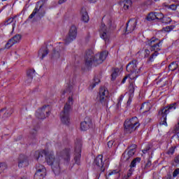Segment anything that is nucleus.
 <instances>
[{
  "label": "nucleus",
  "mask_w": 179,
  "mask_h": 179,
  "mask_svg": "<svg viewBox=\"0 0 179 179\" xmlns=\"http://www.w3.org/2000/svg\"><path fill=\"white\" fill-rule=\"evenodd\" d=\"M169 113H170V110H169V109L166 106V107H164V108H161L159 110L158 115L161 117H166L167 118V114H169Z\"/></svg>",
  "instance_id": "obj_23"
},
{
  "label": "nucleus",
  "mask_w": 179,
  "mask_h": 179,
  "mask_svg": "<svg viewBox=\"0 0 179 179\" xmlns=\"http://www.w3.org/2000/svg\"><path fill=\"white\" fill-rule=\"evenodd\" d=\"M127 72H134V71H139L138 69V61L137 60H132L130 62L126 67Z\"/></svg>",
  "instance_id": "obj_17"
},
{
  "label": "nucleus",
  "mask_w": 179,
  "mask_h": 179,
  "mask_svg": "<svg viewBox=\"0 0 179 179\" xmlns=\"http://www.w3.org/2000/svg\"><path fill=\"white\" fill-rule=\"evenodd\" d=\"M163 17H164L163 13H150L147 16V20L149 22H152V20H156V19H157V20L159 19L160 20V19H163Z\"/></svg>",
  "instance_id": "obj_19"
},
{
  "label": "nucleus",
  "mask_w": 179,
  "mask_h": 179,
  "mask_svg": "<svg viewBox=\"0 0 179 179\" xmlns=\"http://www.w3.org/2000/svg\"><path fill=\"white\" fill-rule=\"evenodd\" d=\"M14 20H15V17L8 18L4 21V26H8V24H10V23H13Z\"/></svg>",
  "instance_id": "obj_36"
},
{
  "label": "nucleus",
  "mask_w": 179,
  "mask_h": 179,
  "mask_svg": "<svg viewBox=\"0 0 179 179\" xmlns=\"http://www.w3.org/2000/svg\"><path fill=\"white\" fill-rule=\"evenodd\" d=\"M128 78H129V76L128 75L124 76V78L122 80V83H125V82H127V79H128Z\"/></svg>",
  "instance_id": "obj_51"
},
{
  "label": "nucleus",
  "mask_w": 179,
  "mask_h": 179,
  "mask_svg": "<svg viewBox=\"0 0 179 179\" xmlns=\"http://www.w3.org/2000/svg\"><path fill=\"white\" fill-rule=\"evenodd\" d=\"M174 162H175V163H177V164H178V163H179V155L175 157Z\"/></svg>",
  "instance_id": "obj_53"
},
{
  "label": "nucleus",
  "mask_w": 179,
  "mask_h": 179,
  "mask_svg": "<svg viewBox=\"0 0 179 179\" xmlns=\"http://www.w3.org/2000/svg\"><path fill=\"white\" fill-rule=\"evenodd\" d=\"M131 99H129V100L127 101V104H131Z\"/></svg>",
  "instance_id": "obj_61"
},
{
  "label": "nucleus",
  "mask_w": 179,
  "mask_h": 179,
  "mask_svg": "<svg viewBox=\"0 0 179 179\" xmlns=\"http://www.w3.org/2000/svg\"><path fill=\"white\" fill-rule=\"evenodd\" d=\"M30 138L31 139H36V136H37V130L36 129H32L31 131H30Z\"/></svg>",
  "instance_id": "obj_33"
},
{
  "label": "nucleus",
  "mask_w": 179,
  "mask_h": 179,
  "mask_svg": "<svg viewBox=\"0 0 179 179\" xmlns=\"http://www.w3.org/2000/svg\"><path fill=\"white\" fill-rule=\"evenodd\" d=\"M73 90V85H69L62 92L63 96L66 93H71L72 91Z\"/></svg>",
  "instance_id": "obj_32"
},
{
  "label": "nucleus",
  "mask_w": 179,
  "mask_h": 179,
  "mask_svg": "<svg viewBox=\"0 0 179 179\" xmlns=\"http://www.w3.org/2000/svg\"><path fill=\"white\" fill-rule=\"evenodd\" d=\"M140 126L139 120L136 117L126 120L124 124V131L127 134H132V132L136 131Z\"/></svg>",
  "instance_id": "obj_6"
},
{
  "label": "nucleus",
  "mask_w": 179,
  "mask_h": 179,
  "mask_svg": "<svg viewBox=\"0 0 179 179\" xmlns=\"http://www.w3.org/2000/svg\"><path fill=\"white\" fill-rule=\"evenodd\" d=\"M114 145V140L112 141H109L108 142V147L110 148H113V145Z\"/></svg>",
  "instance_id": "obj_49"
},
{
  "label": "nucleus",
  "mask_w": 179,
  "mask_h": 179,
  "mask_svg": "<svg viewBox=\"0 0 179 179\" xmlns=\"http://www.w3.org/2000/svg\"><path fill=\"white\" fill-rule=\"evenodd\" d=\"M25 83L26 85H30V83H29V78H27V79L25 80Z\"/></svg>",
  "instance_id": "obj_56"
},
{
  "label": "nucleus",
  "mask_w": 179,
  "mask_h": 179,
  "mask_svg": "<svg viewBox=\"0 0 179 179\" xmlns=\"http://www.w3.org/2000/svg\"><path fill=\"white\" fill-rule=\"evenodd\" d=\"M136 148L137 145L136 144H132L131 145H130L128 148V151H125L122 155V160H123V162H129V159H131V157H132L134 156V155H135L136 152Z\"/></svg>",
  "instance_id": "obj_9"
},
{
  "label": "nucleus",
  "mask_w": 179,
  "mask_h": 179,
  "mask_svg": "<svg viewBox=\"0 0 179 179\" xmlns=\"http://www.w3.org/2000/svg\"><path fill=\"white\" fill-rule=\"evenodd\" d=\"M6 169H8V166L6 165V164L0 163V174L1 173H3V171H5V170H6Z\"/></svg>",
  "instance_id": "obj_34"
},
{
  "label": "nucleus",
  "mask_w": 179,
  "mask_h": 179,
  "mask_svg": "<svg viewBox=\"0 0 179 179\" xmlns=\"http://www.w3.org/2000/svg\"><path fill=\"white\" fill-rule=\"evenodd\" d=\"M50 115V107L44 106L43 108H39L36 113V117L39 120H44Z\"/></svg>",
  "instance_id": "obj_12"
},
{
  "label": "nucleus",
  "mask_w": 179,
  "mask_h": 179,
  "mask_svg": "<svg viewBox=\"0 0 179 179\" xmlns=\"http://www.w3.org/2000/svg\"><path fill=\"white\" fill-rule=\"evenodd\" d=\"M45 156L46 163L48 166H51L54 173L55 174L59 173L61 170V167L59 166V162H61V159H64L66 162H69L71 160V150L65 149L62 152H57V157L54 155V152L47 151V150H41L35 152V158L36 160L40 159L41 158ZM61 157V159H59Z\"/></svg>",
  "instance_id": "obj_1"
},
{
  "label": "nucleus",
  "mask_w": 179,
  "mask_h": 179,
  "mask_svg": "<svg viewBox=\"0 0 179 179\" xmlns=\"http://www.w3.org/2000/svg\"><path fill=\"white\" fill-rule=\"evenodd\" d=\"M99 100L102 106L108 104V90L106 87H101L99 90Z\"/></svg>",
  "instance_id": "obj_10"
},
{
  "label": "nucleus",
  "mask_w": 179,
  "mask_h": 179,
  "mask_svg": "<svg viewBox=\"0 0 179 179\" xmlns=\"http://www.w3.org/2000/svg\"><path fill=\"white\" fill-rule=\"evenodd\" d=\"M143 55L144 58H149V56L150 55V50L149 49H145Z\"/></svg>",
  "instance_id": "obj_41"
},
{
  "label": "nucleus",
  "mask_w": 179,
  "mask_h": 179,
  "mask_svg": "<svg viewBox=\"0 0 179 179\" xmlns=\"http://www.w3.org/2000/svg\"><path fill=\"white\" fill-rule=\"evenodd\" d=\"M150 166H152V162L150 160H148L145 163V165L144 166L145 170H148V169L150 168Z\"/></svg>",
  "instance_id": "obj_42"
},
{
  "label": "nucleus",
  "mask_w": 179,
  "mask_h": 179,
  "mask_svg": "<svg viewBox=\"0 0 179 179\" xmlns=\"http://www.w3.org/2000/svg\"><path fill=\"white\" fill-rule=\"evenodd\" d=\"M94 163L97 167H99L101 171H105L106 168L104 167V162H103V155H98L95 158Z\"/></svg>",
  "instance_id": "obj_16"
},
{
  "label": "nucleus",
  "mask_w": 179,
  "mask_h": 179,
  "mask_svg": "<svg viewBox=\"0 0 179 179\" xmlns=\"http://www.w3.org/2000/svg\"><path fill=\"white\" fill-rule=\"evenodd\" d=\"M162 21V23H171V18L169 17H163L162 18L159 19Z\"/></svg>",
  "instance_id": "obj_35"
},
{
  "label": "nucleus",
  "mask_w": 179,
  "mask_h": 179,
  "mask_svg": "<svg viewBox=\"0 0 179 179\" xmlns=\"http://www.w3.org/2000/svg\"><path fill=\"white\" fill-rule=\"evenodd\" d=\"M2 1H6V0H2Z\"/></svg>",
  "instance_id": "obj_62"
},
{
  "label": "nucleus",
  "mask_w": 179,
  "mask_h": 179,
  "mask_svg": "<svg viewBox=\"0 0 179 179\" xmlns=\"http://www.w3.org/2000/svg\"><path fill=\"white\" fill-rule=\"evenodd\" d=\"M76 36H78V29L76 26L73 25L71 27L68 35L64 39V44L68 45V44L72 43L73 40L76 39Z\"/></svg>",
  "instance_id": "obj_8"
},
{
  "label": "nucleus",
  "mask_w": 179,
  "mask_h": 179,
  "mask_svg": "<svg viewBox=\"0 0 179 179\" xmlns=\"http://www.w3.org/2000/svg\"><path fill=\"white\" fill-rule=\"evenodd\" d=\"M75 152H76V155L74 157V160L76 162V164L79 166V164H80V157H81L80 153L82 152V141L77 140L76 141Z\"/></svg>",
  "instance_id": "obj_11"
},
{
  "label": "nucleus",
  "mask_w": 179,
  "mask_h": 179,
  "mask_svg": "<svg viewBox=\"0 0 179 179\" xmlns=\"http://www.w3.org/2000/svg\"><path fill=\"white\" fill-rule=\"evenodd\" d=\"M115 29V25L113 24V20L110 15H105L102 18V24L99 29L101 38L104 40L105 43L110 41L111 31Z\"/></svg>",
  "instance_id": "obj_2"
},
{
  "label": "nucleus",
  "mask_w": 179,
  "mask_h": 179,
  "mask_svg": "<svg viewBox=\"0 0 179 179\" xmlns=\"http://www.w3.org/2000/svg\"><path fill=\"white\" fill-rule=\"evenodd\" d=\"M178 68V64L177 62H173L171 64H169V71H176Z\"/></svg>",
  "instance_id": "obj_30"
},
{
  "label": "nucleus",
  "mask_w": 179,
  "mask_h": 179,
  "mask_svg": "<svg viewBox=\"0 0 179 179\" xmlns=\"http://www.w3.org/2000/svg\"><path fill=\"white\" fill-rule=\"evenodd\" d=\"M99 79L95 80V83H92V85H91V89H94V87H96V85H99Z\"/></svg>",
  "instance_id": "obj_45"
},
{
  "label": "nucleus",
  "mask_w": 179,
  "mask_h": 179,
  "mask_svg": "<svg viewBox=\"0 0 179 179\" xmlns=\"http://www.w3.org/2000/svg\"><path fill=\"white\" fill-rule=\"evenodd\" d=\"M27 166H29V159H27V157L20 155L18 162V167H26Z\"/></svg>",
  "instance_id": "obj_21"
},
{
  "label": "nucleus",
  "mask_w": 179,
  "mask_h": 179,
  "mask_svg": "<svg viewBox=\"0 0 179 179\" xmlns=\"http://www.w3.org/2000/svg\"><path fill=\"white\" fill-rule=\"evenodd\" d=\"M138 22L135 19L130 20L127 24H126V34H129V33H132L135 30V28L136 27Z\"/></svg>",
  "instance_id": "obj_15"
},
{
  "label": "nucleus",
  "mask_w": 179,
  "mask_h": 179,
  "mask_svg": "<svg viewBox=\"0 0 179 179\" xmlns=\"http://www.w3.org/2000/svg\"><path fill=\"white\" fill-rule=\"evenodd\" d=\"M45 3V0H41L36 3V7L34 9L32 13L29 16V19H33L36 15L38 14L39 17H43L45 15V11L43 10V6Z\"/></svg>",
  "instance_id": "obj_7"
},
{
  "label": "nucleus",
  "mask_w": 179,
  "mask_h": 179,
  "mask_svg": "<svg viewBox=\"0 0 179 179\" xmlns=\"http://www.w3.org/2000/svg\"><path fill=\"white\" fill-rule=\"evenodd\" d=\"M139 163H141V157L135 158L134 159L132 160V162L130 164L131 169L136 167V164H139Z\"/></svg>",
  "instance_id": "obj_28"
},
{
  "label": "nucleus",
  "mask_w": 179,
  "mask_h": 179,
  "mask_svg": "<svg viewBox=\"0 0 179 179\" xmlns=\"http://www.w3.org/2000/svg\"><path fill=\"white\" fill-rule=\"evenodd\" d=\"M140 110L143 113H148V111H150V104L148 102H145L141 105L140 108Z\"/></svg>",
  "instance_id": "obj_25"
},
{
  "label": "nucleus",
  "mask_w": 179,
  "mask_h": 179,
  "mask_svg": "<svg viewBox=\"0 0 179 179\" xmlns=\"http://www.w3.org/2000/svg\"><path fill=\"white\" fill-rule=\"evenodd\" d=\"M20 40H22V36H20V34H16L8 41V43L5 45V48H10V47L15 45V44H17V43H20Z\"/></svg>",
  "instance_id": "obj_14"
},
{
  "label": "nucleus",
  "mask_w": 179,
  "mask_h": 179,
  "mask_svg": "<svg viewBox=\"0 0 179 179\" xmlns=\"http://www.w3.org/2000/svg\"><path fill=\"white\" fill-rule=\"evenodd\" d=\"M90 127H92V120L89 117H85V121L80 123L81 131H87Z\"/></svg>",
  "instance_id": "obj_18"
},
{
  "label": "nucleus",
  "mask_w": 179,
  "mask_h": 179,
  "mask_svg": "<svg viewBox=\"0 0 179 179\" xmlns=\"http://www.w3.org/2000/svg\"><path fill=\"white\" fill-rule=\"evenodd\" d=\"M178 175H179V168H177L176 169H175V171L173 173V177L176 178Z\"/></svg>",
  "instance_id": "obj_48"
},
{
  "label": "nucleus",
  "mask_w": 179,
  "mask_h": 179,
  "mask_svg": "<svg viewBox=\"0 0 179 179\" xmlns=\"http://www.w3.org/2000/svg\"><path fill=\"white\" fill-rule=\"evenodd\" d=\"M15 26H16V21H15L13 24V30H15Z\"/></svg>",
  "instance_id": "obj_58"
},
{
  "label": "nucleus",
  "mask_w": 179,
  "mask_h": 179,
  "mask_svg": "<svg viewBox=\"0 0 179 179\" xmlns=\"http://www.w3.org/2000/svg\"><path fill=\"white\" fill-rule=\"evenodd\" d=\"M48 52L47 46H43L38 52V57H41V59H44V58L48 55Z\"/></svg>",
  "instance_id": "obj_22"
},
{
  "label": "nucleus",
  "mask_w": 179,
  "mask_h": 179,
  "mask_svg": "<svg viewBox=\"0 0 179 179\" xmlns=\"http://www.w3.org/2000/svg\"><path fill=\"white\" fill-rule=\"evenodd\" d=\"M174 26H168L163 28L164 31H171L174 29Z\"/></svg>",
  "instance_id": "obj_43"
},
{
  "label": "nucleus",
  "mask_w": 179,
  "mask_h": 179,
  "mask_svg": "<svg viewBox=\"0 0 179 179\" xmlns=\"http://www.w3.org/2000/svg\"><path fill=\"white\" fill-rule=\"evenodd\" d=\"M133 173H134V169H132V168H131V169L129 170V171H128V173H127V175H126V176L129 178L130 177L132 176Z\"/></svg>",
  "instance_id": "obj_47"
},
{
  "label": "nucleus",
  "mask_w": 179,
  "mask_h": 179,
  "mask_svg": "<svg viewBox=\"0 0 179 179\" xmlns=\"http://www.w3.org/2000/svg\"><path fill=\"white\" fill-rule=\"evenodd\" d=\"M73 104V99L72 96H69L68 101L64 105L63 111L61 113V121L64 125H69L71 123V118H69V111H71V107Z\"/></svg>",
  "instance_id": "obj_5"
},
{
  "label": "nucleus",
  "mask_w": 179,
  "mask_h": 179,
  "mask_svg": "<svg viewBox=\"0 0 179 179\" xmlns=\"http://www.w3.org/2000/svg\"><path fill=\"white\" fill-rule=\"evenodd\" d=\"M121 101H122V99H120L119 102L117 103V107H120V106H121Z\"/></svg>",
  "instance_id": "obj_55"
},
{
  "label": "nucleus",
  "mask_w": 179,
  "mask_h": 179,
  "mask_svg": "<svg viewBox=\"0 0 179 179\" xmlns=\"http://www.w3.org/2000/svg\"><path fill=\"white\" fill-rule=\"evenodd\" d=\"M160 125H165L167 127V117H161V121L159 122Z\"/></svg>",
  "instance_id": "obj_40"
},
{
  "label": "nucleus",
  "mask_w": 179,
  "mask_h": 179,
  "mask_svg": "<svg viewBox=\"0 0 179 179\" xmlns=\"http://www.w3.org/2000/svg\"><path fill=\"white\" fill-rule=\"evenodd\" d=\"M148 45L150 47V51H155L148 59L147 64H152L159 55V52L162 50V41L159 38H152L148 41Z\"/></svg>",
  "instance_id": "obj_4"
},
{
  "label": "nucleus",
  "mask_w": 179,
  "mask_h": 179,
  "mask_svg": "<svg viewBox=\"0 0 179 179\" xmlns=\"http://www.w3.org/2000/svg\"><path fill=\"white\" fill-rule=\"evenodd\" d=\"M34 75H36V70L34 69L27 70V78H29L28 83H31V81L33 80V76H34Z\"/></svg>",
  "instance_id": "obj_24"
},
{
  "label": "nucleus",
  "mask_w": 179,
  "mask_h": 179,
  "mask_svg": "<svg viewBox=\"0 0 179 179\" xmlns=\"http://www.w3.org/2000/svg\"><path fill=\"white\" fill-rule=\"evenodd\" d=\"M148 150H150V147H147L143 150V153H147Z\"/></svg>",
  "instance_id": "obj_52"
},
{
  "label": "nucleus",
  "mask_w": 179,
  "mask_h": 179,
  "mask_svg": "<svg viewBox=\"0 0 179 179\" xmlns=\"http://www.w3.org/2000/svg\"><path fill=\"white\" fill-rule=\"evenodd\" d=\"M166 107H167L169 111H170V110H176L177 108V103H171Z\"/></svg>",
  "instance_id": "obj_39"
},
{
  "label": "nucleus",
  "mask_w": 179,
  "mask_h": 179,
  "mask_svg": "<svg viewBox=\"0 0 179 179\" xmlns=\"http://www.w3.org/2000/svg\"><path fill=\"white\" fill-rule=\"evenodd\" d=\"M97 1L99 0H90V2H92V3H94L95 2H97Z\"/></svg>",
  "instance_id": "obj_60"
},
{
  "label": "nucleus",
  "mask_w": 179,
  "mask_h": 179,
  "mask_svg": "<svg viewBox=\"0 0 179 179\" xmlns=\"http://www.w3.org/2000/svg\"><path fill=\"white\" fill-rule=\"evenodd\" d=\"M64 2H66V0H59L58 3H59V5L64 3Z\"/></svg>",
  "instance_id": "obj_54"
},
{
  "label": "nucleus",
  "mask_w": 179,
  "mask_h": 179,
  "mask_svg": "<svg viewBox=\"0 0 179 179\" xmlns=\"http://www.w3.org/2000/svg\"><path fill=\"white\" fill-rule=\"evenodd\" d=\"M128 72L130 73L129 74H128L129 79H131V80H134L136 79L138 76H139L140 70L138 69V71H128Z\"/></svg>",
  "instance_id": "obj_26"
},
{
  "label": "nucleus",
  "mask_w": 179,
  "mask_h": 179,
  "mask_svg": "<svg viewBox=\"0 0 179 179\" xmlns=\"http://www.w3.org/2000/svg\"><path fill=\"white\" fill-rule=\"evenodd\" d=\"M174 131H175V132H178V131H179V123H178V124L175 126V127H174Z\"/></svg>",
  "instance_id": "obj_50"
},
{
  "label": "nucleus",
  "mask_w": 179,
  "mask_h": 179,
  "mask_svg": "<svg viewBox=\"0 0 179 179\" xmlns=\"http://www.w3.org/2000/svg\"><path fill=\"white\" fill-rule=\"evenodd\" d=\"M155 1H158V0H155Z\"/></svg>",
  "instance_id": "obj_63"
},
{
  "label": "nucleus",
  "mask_w": 179,
  "mask_h": 179,
  "mask_svg": "<svg viewBox=\"0 0 179 179\" xmlns=\"http://www.w3.org/2000/svg\"><path fill=\"white\" fill-rule=\"evenodd\" d=\"M169 9H171V10H177V5L176 4L169 5Z\"/></svg>",
  "instance_id": "obj_44"
},
{
  "label": "nucleus",
  "mask_w": 179,
  "mask_h": 179,
  "mask_svg": "<svg viewBox=\"0 0 179 179\" xmlns=\"http://www.w3.org/2000/svg\"><path fill=\"white\" fill-rule=\"evenodd\" d=\"M123 8L125 10L129 9V6L132 5V1L131 0H124L123 2Z\"/></svg>",
  "instance_id": "obj_29"
},
{
  "label": "nucleus",
  "mask_w": 179,
  "mask_h": 179,
  "mask_svg": "<svg viewBox=\"0 0 179 179\" xmlns=\"http://www.w3.org/2000/svg\"><path fill=\"white\" fill-rule=\"evenodd\" d=\"M129 178L127 176V175H124L122 177V179H129Z\"/></svg>",
  "instance_id": "obj_57"
},
{
  "label": "nucleus",
  "mask_w": 179,
  "mask_h": 179,
  "mask_svg": "<svg viewBox=\"0 0 179 179\" xmlns=\"http://www.w3.org/2000/svg\"><path fill=\"white\" fill-rule=\"evenodd\" d=\"M174 148L171 147V148L169 149V150L167 151V155H174Z\"/></svg>",
  "instance_id": "obj_46"
},
{
  "label": "nucleus",
  "mask_w": 179,
  "mask_h": 179,
  "mask_svg": "<svg viewBox=\"0 0 179 179\" xmlns=\"http://www.w3.org/2000/svg\"><path fill=\"white\" fill-rule=\"evenodd\" d=\"M81 15H82L83 22H85V23H87V22H89L90 20V17H89V14H87V12L86 11V10L83 9L81 11Z\"/></svg>",
  "instance_id": "obj_27"
},
{
  "label": "nucleus",
  "mask_w": 179,
  "mask_h": 179,
  "mask_svg": "<svg viewBox=\"0 0 179 179\" xmlns=\"http://www.w3.org/2000/svg\"><path fill=\"white\" fill-rule=\"evenodd\" d=\"M117 175L118 178H120V177H121V173H120V170H113L110 172H109V173L108 174V177H110V176H115Z\"/></svg>",
  "instance_id": "obj_31"
},
{
  "label": "nucleus",
  "mask_w": 179,
  "mask_h": 179,
  "mask_svg": "<svg viewBox=\"0 0 179 179\" xmlns=\"http://www.w3.org/2000/svg\"><path fill=\"white\" fill-rule=\"evenodd\" d=\"M163 6L165 7V8H168L169 9V6H170V5H167L166 3H164Z\"/></svg>",
  "instance_id": "obj_59"
},
{
  "label": "nucleus",
  "mask_w": 179,
  "mask_h": 179,
  "mask_svg": "<svg viewBox=\"0 0 179 179\" xmlns=\"http://www.w3.org/2000/svg\"><path fill=\"white\" fill-rule=\"evenodd\" d=\"M134 92H135V87H134V84L131 83L129 87V93L130 96H132V94H134Z\"/></svg>",
  "instance_id": "obj_38"
},
{
  "label": "nucleus",
  "mask_w": 179,
  "mask_h": 179,
  "mask_svg": "<svg viewBox=\"0 0 179 179\" xmlns=\"http://www.w3.org/2000/svg\"><path fill=\"white\" fill-rule=\"evenodd\" d=\"M117 76H118V69H115L111 74V79L113 80H115V79H117Z\"/></svg>",
  "instance_id": "obj_37"
},
{
  "label": "nucleus",
  "mask_w": 179,
  "mask_h": 179,
  "mask_svg": "<svg viewBox=\"0 0 179 179\" xmlns=\"http://www.w3.org/2000/svg\"><path fill=\"white\" fill-rule=\"evenodd\" d=\"M0 113L3 114V118H9L13 114V108L10 107L4 108L0 110Z\"/></svg>",
  "instance_id": "obj_20"
},
{
  "label": "nucleus",
  "mask_w": 179,
  "mask_h": 179,
  "mask_svg": "<svg viewBox=\"0 0 179 179\" xmlns=\"http://www.w3.org/2000/svg\"><path fill=\"white\" fill-rule=\"evenodd\" d=\"M107 58V52L103 51L94 55L93 50H89L85 52V62L86 66H97L100 64H103Z\"/></svg>",
  "instance_id": "obj_3"
},
{
  "label": "nucleus",
  "mask_w": 179,
  "mask_h": 179,
  "mask_svg": "<svg viewBox=\"0 0 179 179\" xmlns=\"http://www.w3.org/2000/svg\"><path fill=\"white\" fill-rule=\"evenodd\" d=\"M36 172L34 176V179H44V177L46 176L45 167L43 165L38 164H36Z\"/></svg>",
  "instance_id": "obj_13"
}]
</instances>
